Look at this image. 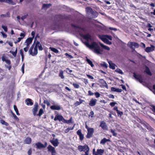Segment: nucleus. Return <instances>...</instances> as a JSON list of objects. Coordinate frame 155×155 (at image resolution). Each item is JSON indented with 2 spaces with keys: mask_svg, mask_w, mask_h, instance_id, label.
<instances>
[{
  "mask_svg": "<svg viewBox=\"0 0 155 155\" xmlns=\"http://www.w3.org/2000/svg\"><path fill=\"white\" fill-rule=\"evenodd\" d=\"M71 26L75 28L76 31H77L80 35L86 40V41L84 43L88 48L97 54H102V51L98 43L92 41L91 36L89 34L84 35L82 33L81 31H84V29L73 24H72Z\"/></svg>",
  "mask_w": 155,
  "mask_h": 155,
  "instance_id": "nucleus-1",
  "label": "nucleus"
},
{
  "mask_svg": "<svg viewBox=\"0 0 155 155\" xmlns=\"http://www.w3.org/2000/svg\"><path fill=\"white\" fill-rule=\"evenodd\" d=\"M78 149L79 151L81 152L83 151L85 153H89L90 148L87 144L84 146L79 145L78 147Z\"/></svg>",
  "mask_w": 155,
  "mask_h": 155,
  "instance_id": "nucleus-2",
  "label": "nucleus"
},
{
  "mask_svg": "<svg viewBox=\"0 0 155 155\" xmlns=\"http://www.w3.org/2000/svg\"><path fill=\"white\" fill-rule=\"evenodd\" d=\"M34 47V45L33 44L32 46L31 47L29 51H28V52L29 54L31 55L32 56H35L37 55L38 53V49L35 46L34 48V51H32Z\"/></svg>",
  "mask_w": 155,
  "mask_h": 155,
  "instance_id": "nucleus-3",
  "label": "nucleus"
},
{
  "mask_svg": "<svg viewBox=\"0 0 155 155\" xmlns=\"http://www.w3.org/2000/svg\"><path fill=\"white\" fill-rule=\"evenodd\" d=\"M127 45L130 48L133 50L134 49V48L133 46H134L136 48H137L139 47L138 44L137 43L130 41L128 43Z\"/></svg>",
  "mask_w": 155,
  "mask_h": 155,
  "instance_id": "nucleus-4",
  "label": "nucleus"
},
{
  "mask_svg": "<svg viewBox=\"0 0 155 155\" xmlns=\"http://www.w3.org/2000/svg\"><path fill=\"white\" fill-rule=\"evenodd\" d=\"M87 130V134L86 136V137L87 138H90L91 137L94 132V130L93 128H91Z\"/></svg>",
  "mask_w": 155,
  "mask_h": 155,
  "instance_id": "nucleus-5",
  "label": "nucleus"
},
{
  "mask_svg": "<svg viewBox=\"0 0 155 155\" xmlns=\"http://www.w3.org/2000/svg\"><path fill=\"white\" fill-rule=\"evenodd\" d=\"M38 104L37 103H35L34 106V108L32 110V112L34 116H36L37 114V112L38 109Z\"/></svg>",
  "mask_w": 155,
  "mask_h": 155,
  "instance_id": "nucleus-6",
  "label": "nucleus"
},
{
  "mask_svg": "<svg viewBox=\"0 0 155 155\" xmlns=\"http://www.w3.org/2000/svg\"><path fill=\"white\" fill-rule=\"evenodd\" d=\"M54 120L55 121L59 120L60 121H62L64 122V119L62 115L57 114L55 116Z\"/></svg>",
  "mask_w": 155,
  "mask_h": 155,
  "instance_id": "nucleus-7",
  "label": "nucleus"
},
{
  "mask_svg": "<svg viewBox=\"0 0 155 155\" xmlns=\"http://www.w3.org/2000/svg\"><path fill=\"white\" fill-rule=\"evenodd\" d=\"M134 77L140 83H142L143 82L142 77L139 74H136L135 73H134Z\"/></svg>",
  "mask_w": 155,
  "mask_h": 155,
  "instance_id": "nucleus-8",
  "label": "nucleus"
},
{
  "mask_svg": "<svg viewBox=\"0 0 155 155\" xmlns=\"http://www.w3.org/2000/svg\"><path fill=\"white\" fill-rule=\"evenodd\" d=\"M50 141L55 147L58 146L59 143L58 140L57 139H55L54 138L53 140H50Z\"/></svg>",
  "mask_w": 155,
  "mask_h": 155,
  "instance_id": "nucleus-9",
  "label": "nucleus"
},
{
  "mask_svg": "<svg viewBox=\"0 0 155 155\" xmlns=\"http://www.w3.org/2000/svg\"><path fill=\"white\" fill-rule=\"evenodd\" d=\"M48 151L52 153V155L56 153L55 148L51 145H49L47 148Z\"/></svg>",
  "mask_w": 155,
  "mask_h": 155,
  "instance_id": "nucleus-10",
  "label": "nucleus"
},
{
  "mask_svg": "<svg viewBox=\"0 0 155 155\" xmlns=\"http://www.w3.org/2000/svg\"><path fill=\"white\" fill-rule=\"evenodd\" d=\"M98 13L96 11H93L91 14L90 16H89V18H96L98 15Z\"/></svg>",
  "mask_w": 155,
  "mask_h": 155,
  "instance_id": "nucleus-11",
  "label": "nucleus"
},
{
  "mask_svg": "<svg viewBox=\"0 0 155 155\" xmlns=\"http://www.w3.org/2000/svg\"><path fill=\"white\" fill-rule=\"evenodd\" d=\"M154 48L155 47L153 45H151L150 47H147L145 49V51L147 52H149L154 51Z\"/></svg>",
  "mask_w": 155,
  "mask_h": 155,
  "instance_id": "nucleus-12",
  "label": "nucleus"
},
{
  "mask_svg": "<svg viewBox=\"0 0 155 155\" xmlns=\"http://www.w3.org/2000/svg\"><path fill=\"white\" fill-rule=\"evenodd\" d=\"M104 152V149H97L96 150V153L95 155H103Z\"/></svg>",
  "mask_w": 155,
  "mask_h": 155,
  "instance_id": "nucleus-13",
  "label": "nucleus"
},
{
  "mask_svg": "<svg viewBox=\"0 0 155 155\" xmlns=\"http://www.w3.org/2000/svg\"><path fill=\"white\" fill-rule=\"evenodd\" d=\"M50 108L52 110H59L61 109V107L60 105H54L51 106Z\"/></svg>",
  "mask_w": 155,
  "mask_h": 155,
  "instance_id": "nucleus-14",
  "label": "nucleus"
},
{
  "mask_svg": "<svg viewBox=\"0 0 155 155\" xmlns=\"http://www.w3.org/2000/svg\"><path fill=\"white\" fill-rule=\"evenodd\" d=\"M32 39L31 38H28L27 39L25 42L26 46L29 47L30 44L32 42Z\"/></svg>",
  "mask_w": 155,
  "mask_h": 155,
  "instance_id": "nucleus-15",
  "label": "nucleus"
},
{
  "mask_svg": "<svg viewBox=\"0 0 155 155\" xmlns=\"http://www.w3.org/2000/svg\"><path fill=\"white\" fill-rule=\"evenodd\" d=\"M101 38L104 42L107 44L109 45L112 44L111 41H109L107 38H105L104 37H102Z\"/></svg>",
  "mask_w": 155,
  "mask_h": 155,
  "instance_id": "nucleus-16",
  "label": "nucleus"
},
{
  "mask_svg": "<svg viewBox=\"0 0 155 155\" xmlns=\"http://www.w3.org/2000/svg\"><path fill=\"white\" fill-rule=\"evenodd\" d=\"M97 100L96 99H92L90 101L89 104L91 106H95Z\"/></svg>",
  "mask_w": 155,
  "mask_h": 155,
  "instance_id": "nucleus-17",
  "label": "nucleus"
},
{
  "mask_svg": "<svg viewBox=\"0 0 155 155\" xmlns=\"http://www.w3.org/2000/svg\"><path fill=\"white\" fill-rule=\"evenodd\" d=\"M108 62L109 64L110 68L113 70L115 68V66H116V65L114 64L111 61H109Z\"/></svg>",
  "mask_w": 155,
  "mask_h": 155,
  "instance_id": "nucleus-18",
  "label": "nucleus"
},
{
  "mask_svg": "<svg viewBox=\"0 0 155 155\" xmlns=\"http://www.w3.org/2000/svg\"><path fill=\"white\" fill-rule=\"evenodd\" d=\"M35 46L37 47V49L38 48L39 50L42 51L43 49V48L41 45V44L40 42L38 41L36 43Z\"/></svg>",
  "mask_w": 155,
  "mask_h": 155,
  "instance_id": "nucleus-19",
  "label": "nucleus"
},
{
  "mask_svg": "<svg viewBox=\"0 0 155 155\" xmlns=\"http://www.w3.org/2000/svg\"><path fill=\"white\" fill-rule=\"evenodd\" d=\"M100 126L104 130L106 129L107 127L105 123L103 121L101 122Z\"/></svg>",
  "mask_w": 155,
  "mask_h": 155,
  "instance_id": "nucleus-20",
  "label": "nucleus"
},
{
  "mask_svg": "<svg viewBox=\"0 0 155 155\" xmlns=\"http://www.w3.org/2000/svg\"><path fill=\"white\" fill-rule=\"evenodd\" d=\"M35 145L37 146L36 148L40 149L41 148H44V145L40 142H38L36 143Z\"/></svg>",
  "mask_w": 155,
  "mask_h": 155,
  "instance_id": "nucleus-21",
  "label": "nucleus"
},
{
  "mask_svg": "<svg viewBox=\"0 0 155 155\" xmlns=\"http://www.w3.org/2000/svg\"><path fill=\"white\" fill-rule=\"evenodd\" d=\"M86 11L87 14L89 15H91V14L93 12V11L92 9L90 7H87L86 8Z\"/></svg>",
  "mask_w": 155,
  "mask_h": 155,
  "instance_id": "nucleus-22",
  "label": "nucleus"
},
{
  "mask_svg": "<svg viewBox=\"0 0 155 155\" xmlns=\"http://www.w3.org/2000/svg\"><path fill=\"white\" fill-rule=\"evenodd\" d=\"M111 90L113 91L117 92H121L122 91L121 89L117 88L114 87H111Z\"/></svg>",
  "mask_w": 155,
  "mask_h": 155,
  "instance_id": "nucleus-23",
  "label": "nucleus"
},
{
  "mask_svg": "<svg viewBox=\"0 0 155 155\" xmlns=\"http://www.w3.org/2000/svg\"><path fill=\"white\" fill-rule=\"evenodd\" d=\"M26 104L27 105H32L33 104V103L32 102L31 99L29 98H27L25 100Z\"/></svg>",
  "mask_w": 155,
  "mask_h": 155,
  "instance_id": "nucleus-24",
  "label": "nucleus"
},
{
  "mask_svg": "<svg viewBox=\"0 0 155 155\" xmlns=\"http://www.w3.org/2000/svg\"><path fill=\"white\" fill-rule=\"evenodd\" d=\"M101 67H103L107 68L108 67V64L106 62L104 61H102L100 64Z\"/></svg>",
  "mask_w": 155,
  "mask_h": 155,
  "instance_id": "nucleus-25",
  "label": "nucleus"
},
{
  "mask_svg": "<svg viewBox=\"0 0 155 155\" xmlns=\"http://www.w3.org/2000/svg\"><path fill=\"white\" fill-rule=\"evenodd\" d=\"M31 138L28 137L25 140V142L26 144H29L31 143Z\"/></svg>",
  "mask_w": 155,
  "mask_h": 155,
  "instance_id": "nucleus-26",
  "label": "nucleus"
},
{
  "mask_svg": "<svg viewBox=\"0 0 155 155\" xmlns=\"http://www.w3.org/2000/svg\"><path fill=\"white\" fill-rule=\"evenodd\" d=\"M109 141L110 140L109 139H107L104 138L101 140L100 142V143L104 145V144L107 142Z\"/></svg>",
  "mask_w": 155,
  "mask_h": 155,
  "instance_id": "nucleus-27",
  "label": "nucleus"
},
{
  "mask_svg": "<svg viewBox=\"0 0 155 155\" xmlns=\"http://www.w3.org/2000/svg\"><path fill=\"white\" fill-rule=\"evenodd\" d=\"M51 5V4H43L42 7V9H44L45 10H46Z\"/></svg>",
  "mask_w": 155,
  "mask_h": 155,
  "instance_id": "nucleus-28",
  "label": "nucleus"
},
{
  "mask_svg": "<svg viewBox=\"0 0 155 155\" xmlns=\"http://www.w3.org/2000/svg\"><path fill=\"white\" fill-rule=\"evenodd\" d=\"M0 2H5L6 3L12 5L14 4H13V2L12 0H0Z\"/></svg>",
  "mask_w": 155,
  "mask_h": 155,
  "instance_id": "nucleus-29",
  "label": "nucleus"
},
{
  "mask_svg": "<svg viewBox=\"0 0 155 155\" xmlns=\"http://www.w3.org/2000/svg\"><path fill=\"white\" fill-rule=\"evenodd\" d=\"M63 123H65L68 124H69L70 123H71V124L73 123V122L72 121V117H71L70 118V119L68 120H66L64 119V120Z\"/></svg>",
  "mask_w": 155,
  "mask_h": 155,
  "instance_id": "nucleus-30",
  "label": "nucleus"
},
{
  "mask_svg": "<svg viewBox=\"0 0 155 155\" xmlns=\"http://www.w3.org/2000/svg\"><path fill=\"white\" fill-rule=\"evenodd\" d=\"M99 44H100V45L101 46V47H102L103 48L105 49L106 50L108 51H109L110 50V48L108 47L105 46L100 42L99 43Z\"/></svg>",
  "mask_w": 155,
  "mask_h": 155,
  "instance_id": "nucleus-31",
  "label": "nucleus"
},
{
  "mask_svg": "<svg viewBox=\"0 0 155 155\" xmlns=\"http://www.w3.org/2000/svg\"><path fill=\"white\" fill-rule=\"evenodd\" d=\"M145 71L149 75H152L149 69L147 67H146Z\"/></svg>",
  "mask_w": 155,
  "mask_h": 155,
  "instance_id": "nucleus-32",
  "label": "nucleus"
},
{
  "mask_svg": "<svg viewBox=\"0 0 155 155\" xmlns=\"http://www.w3.org/2000/svg\"><path fill=\"white\" fill-rule=\"evenodd\" d=\"M63 71H60L59 73V76L60 77L61 79H64V76L63 75Z\"/></svg>",
  "mask_w": 155,
  "mask_h": 155,
  "instance_id": "nucleus-33",
  "label": "nucleus"
},
{
  "mask_svg": "<svg viewBox=\"0 0 155 155\" xmlns=\"http://www.w3.org/2000/svg\"><path fill=\"white\" fill-rule=\"evenodd\" d=\"M49 49H50L52 51L56 53H58L59 52V51L58 50L54 48L51 47L49 48Z\"/></svg>",
  "mask_w": 155,
  "mask_h": 155,
  "instance_id": "nucleus-34",
  "label": "nucleus"
},
{
  "mask_svg": "<svg viewBox=\"0 0 155 155\" xmlns=\"http://www.w3.org/2000/svg\"><path fill=\"white\" fill-rule=\"evenodd\" d=\"M13 107L15 110V111L17 115H19L20 114L18 112V110L17 108V107L16 105H14L13 106Z\"/></svg>",
  "mask_w": 155,
  "mask_h": 155,
  "instance_id": "nucleus-35",
  "label": "nucleus"
},
{
  "mask_svg": "<svg viewBox=\"0 0 155 155\" xmlns=\"http://www.w3.org/2000/svg\"><path fill=\"white\" fill-rule=\"evenodd\" d=\"M86 61L87 63L91 65V66L93 67L94 66V65L93 64L92 62L89 59H87Z\"/></svg>",
  "mask_w": 155,
  "mask_h": 155,
  "instance_id": "nucleus-36",
  "label": "nucleus"
},
{
  "mask_svg": "<svg viewBox=\"0 0 155 155\" xmlns=\"http://www.w3.org/2000/svg\"><path fill=\"white\" fill-rule=\"evenodd\" d=\"M115 71L121 74H124V73H123L121 69L119 68H117L115 70Z\"/></svg>",
  "mask_w": 155,
  "mask_h": 155,
  "instance_id": "nucleus-37",
  "label": "nucleus"
},
{
  "mask_svg": "<svg viewBox=\"0 0 155 155\" xmlns=\"http://www.w3.org/2000/svg\"><path fill=\"white\" fill-rule=\"evenodd\" d=\"M43 110L42 109H40L39 111V113L38 114H37L36 115L39 116H41L43 114Z\"/></svg>",
  "mask_w": 155,
  "mask_h": 155,
  "instance_id": "nucleus-38",
  "label": "nucleus"
},
{
  "mask_svg": "<svg viewBox=\"0 0 155 155\" xmlns=\"http://www.w3.org/2000/svg\"><path fill=\"white\" fill-rule=\"evenodd\" d=\"M17 48H16L15 51H10V53H11L12 55L14 56V57H16V54H17Z\"/></svg>",
  "mask_w": 155,
  "mask_h": 155,
  "instance_id": "nucleus-39",
  "label": "nucleus"
},
{
  "mask_svg": "<svg viewBox=\"0 0 155 155\" xmlns=\"http://www.w3.org/2000/svg\"><path fill=\"white\" fill-rule=\"evenodd\" d=\"M1 123L2 124L5 125L6 126H8V123L5 122L4 120H1Z\"/></svg>",
  "mask_w": 155,
  "mask_h": 155,
  "instance_id": "nucleus-40",
  "label": "nucleus"
},
{
  "mask_svg": "<svg viewBox=\"0 0 155 155\" xmlns=\"http://www.w3.org/2000/svg\"><path fill=\"white\" fill-rule=\"evenodd\" d=\"M2 28L4 30V31L5 32H7L8 31V28L7 26H5L4 25H2Z\"/></svg>",
  "mask_w": 155,
  "mask_h": 155,
  "instance_id": "nucleus-41",
  "label": "nucleus"
},
{
  "mask_svg": "<svg viewBox=\"0 0 155 155\" xmlns=\"http://www.w3.org/2000/svg\"><path fill=\"white\" fill-rule=\"evenodd\" d=\"M102 83L103 84L104 86L106 88H108V85L106 81L104 80H102Z\"/></svg>",
  "mask_w": 155,
  "mask_h": 155,
  "instance_id": "nucleus-42",
  "label": "nucleus"
},
{
  "mask_svg": "<svg viewBox=\"0 0 155 155\" xmlns=\"http://www.w3.org/2000/svg\"><path fill=\"white\" fill-rule=\"evenodd\" d=\"M105 38L107 39L108 38L110 40H112V37L110 35H105Z\"/></svg>",
  "mask_w": 155,
  "mask_h": 155,
  "instance_id": "nucleus-43",
  "label": "nucleus"
},
{
  "mask_svg": "<svg viewBox=\"0 0 155 155\" xmlns=\"http://www.w3.org/2000/svg\"><path fill=\"white\" fill-rule=\"evenodd\" d=\"M110 132L111 133H112L113 134V135L114 136H116L117 134L115 132V131L114 130H113V129H111L110 130Z\"/></svg>",
  "mask_w": 155,
  "mask_h": 155,
  "instance_id": "nucleus-44",
  "label": "nucleus"
},
{
  "mask_svg": "<svg viewBox=\"0 0 155 155\" xmlns=\"http://www.w3.org/2000/svg\"><path fill=\"white\" fill-rule=\"evenodd\" d=\"M25 33L23 31V32H22L20 34V36H21V38L23 39L25 36Z\"/></svg>",
  "mask_w": 155,
  "mask_h": 155,
  "instance_id": "nucleus-45",
  "label": "nucleus"
},
{
  "mask_svg": "<svg viewBox=\"0 0 155 155\" xmlns=\"http://www.w3.org/2000/svg\"><path fill=\"white\" fill-rule=\"evenodd\" d=\"M151 108H150L155 113V106L154 105H150Z\"/></svg>",
  "mask_w": 155,
  "mask_h": 155,
  "instance_id": "nucleus-46",
  "label": "nucleus"
},
{
  "mask_svg": "<svg viewBox=\"0 0 155 155\" xmlns=\"http://www.w3.org/2000/svg\"><path fill=\"white\" fill-rule=\"evenodd\" d=\"M94 94L96 98H98L100 96V94L98 92H96Z\"/></svg>",
  "mask_w": 155,
  "mask_h": 155,
  "instance_id": "nucleus-47",
  "label": "nucleus"
},
{
  "mask_svg": "<svg viewBox=\"0 0 155 155\" xmlns=\"http://www.w3.org/2000/svg\"><path fill=\"white\" fill-rule=\"evenodd\" d=\"M117 113L118 114V116H120V117H121V116L123 114V112L122 111H120L119 110L117 112Z\"/></svg>",
  "mask_w": 155,
  "mask_h": 155,
  "instance_id": "nucleus-48",
  "label": "nucleus"
},
{
  "mask_svg": "<svg viewBox=\"0 0 155 155\" xmlns=\"http://www.w3.org/2000/svg\"><path fill=\"white\" fill-rule=\"evenodd\" d=\"M73 86H74V87L75 88H79L80 87L79 85L78 84H77L73 83Z\"/></svg>",
  "mask_w": 155,
  "mask_h": 155,
  "instance_id": "nucleus-49",
  "label": "nucleus"
},
{
  "mask_svg": "<svg viewBox=\"0 0 155 155\" xmlns=\"http://www.w3.org/2000/svg\"><path fill=\"white\" fill-rule=\"evenodd\" d=\"M65 55L66 56L68 57V58H69L71 59L73 58V57L71 55L69 54H68L67 53H66L65 54Z\"/></svg>",
  "mask_w": 155,
  "mask_h": 155,
  "instance_id": "nucleus-50",
  "label": "nucleus"
},
{
  "mask_svg": "<svg viewBox=\"0 0 155 155\" xmlns=\"http://www.w3.org/2000/svg\"><path fill=\"white\" fill-rule=\"evenodd\" d=\"M12 114L14 119H15L17 121H18L19 120V119L17 117V116L15 114H14V113H12Z\"/></svg>",
  "mask_w": 155,
  "mask_h": 155,
  "instance_id": "nucleus-51",
  "label": "nucleus"
},
{
  "mask_svg": "<svg viewBox=\"0 0 155 155\" xmlns=\"http://www.w3.org/2000/svg\"><path fill=\"white\" fill-rule=\"evenodd\" d=\"M44 103L46 104L48 106H49L50 105V103L47 100H45L44 101Z\"/></svg>",
  "mask_w": 155,
  "mask_h": 155,
  "instance_id": "nucleus-52",
  "label": "nucleus"
},
{
  "mask_svg": "<svg viewBox=\"0 0 155 155\" xmlns=\"http://www.w3.org/2000/svg\"><path fill=\"white\" fill-rule=\"evenodd\" d=\"M94 112L93 111H91L90 114L89 115V117H93L94 115Z\"/></svg>",
  "mask_w": 155,
  "mask_h": 155,
  "instance_id": "nucleus-53",
  "label": "nucleus"
},
{
  "mask_svg": "<svg viewBox=\"0 0 155 155\" xmlns=\"http://www.w3.org/2000/svg\"><path fill=\"white\" fill-rule=\"evenodd\" d=\"M80 139L81 140H83L84 138V135L82 134L79 135Z\"/></svg>",
  "mask_w": 155,
  "mask_h": 155,
  "instance_id": "nucleus-54",
  "label": "nucleus"
},
{
  "mask_svg": "<svg viewBox=\"0 0 155 155\" xmlns=\"http://www.w3.org/2000/svg\"><path fill=\"white\" fill-rule=\"evenodd\" d=\"M22 39V38H21H21H18V40L16 41L15 42V44H16L17 43H18L19 42L21 41V39Z\"/></svg>",
  "mask_w": 155,
  "mask_h": 155,
  "instance_id": "nucleus-55",
  "label": "nucleus"
},
{
  "mask_svg": "<svg viewBox=\"0 0 155 155\" xmlns=\"http://www.w3.org/2000/svg\"><path fill=\"white\" fill-rule=\"evenodd\" d=\"M87 76L89 79H92V80L94 79V78L92 76L90 75L87 74Z\"/></svg>",
  "mask_w": 155,
  "mask_h": 155,
  "instance_id": "nucleus-56",
  "label": "nucleus"
},
{
  "mask_svg": "<svg viewBox=\"0 0 155 155\" xmlns=\"http://www.w3.org/2000/svg\"><path fill=\"white\" fill-rule=\"evenodd\" d=\"M77 134L79 136L82 134L81 132V130H78L77 132Z\"/></svg>",
  "mask_w": 155,
  "mask_h": 155,
  "instance_id": "nucleus-57",
  "label": "nucleus"
},
{
  "mask_svg": "<svg viewBox=\"0 0 155 155\" xmlns=\"http://www.w3.org/2000/svg\"><path fill=\"white\" fill-rule=\"evenodd\" d=\"M117 104V103L116 102H112L110 103V105L111 107H114L115 105V104Z\"/></svg>",
  "mask_w": 155,
  "mask_h": 155,
  "instance_id": "nucleus-58",
  "label": "nucleus"
},
{
  "mask_svg": "<svg viewBox=\"0 0 155 155\" xmlns=\"http://www.w3.org/2000/svg\"><path fill=\"white\" fill-rule=\"evenodd\" d=\"M27 15H23L21 17V19L22 20H23L24 19H25L27 18Z\"/></svg>",
  "mask_w": 155,
  "mask_h": 155,
  "instance_id": "nucleus-59",
  "label": "nucleus"
},
{
  "mask_svg": "<svg viewBox=\"0 0 155 155\" xmlns=\"http://www.w3.org/2000/svg\"><path fill=\"white\" fill-rule=\"evenodd\" d=\"M80 104H81L79 101H77L74 104L75 106H77Z\"/></svg>",
  "mask_w": 155,
  "mask_h": 155,
  "instance_id": "nucleus-60",
  "label": "nucleus"
},
{
  "mask_svg": "<svg viewBox=\"0 0 155 155\" xmlns=\"http://www.w3.org/2000/svg\"><path fill=\"white\" fill-rule=\"evenodd\" d=\"M109 29L110 30H114L115 31H117V28H112V27H110L109 28Z\"/></svg>",
  "mask_w": 155,
  "mask_h": 155,
  "instance_id": "nucleus-61",
  "label": "nucleus"
},
{
  "mask_svg": "<svg viewBox=\"0 0 155 155\" xmlns=\"http://www.w3.org/2000/svg\"><path fill=\"white\" fill-rule=\"evenodd\" d=\"M29 48V47L26 46V47H25V48H24V51L25 52H27L28 49Z\"/></svg>",
  "mask_w": 155,
  "mask_h": 155,
  "instance_id": "nucleus-62",
  "label": "nucleus"
},
{
  "mask_svg": "<svg viewBox=\"0 0 155 155\" xmlns=\"http://www.w3.org/2000/svg\"><path fill=\"white\" fill-rule=\"evenodd\" d=\"M88 93V94L90 96L93 95L94 94V93L92 92L91 91H89Z\"/></svg>",
  "mask_w": 155,
  "mask_h": 155,
  "instance_id": "nucleus-63",
  "label": "nucleus"
},
{
  "mask_svg": "<svg viewBox=\"0 0 155 155\" xmlns=\"http://www.w3.org/2000/svg\"><path fill=\"white\" fill-rule=\"evenodd\" d=\"M31 153H32L31 150V149H30L28 151V155H31Z\"/></svg>",
  "mask_w": 155,
  "mask_h": 155,
  "instance_id": "nucleus-64",
  "label": "nucleus"
}]
</instances>
